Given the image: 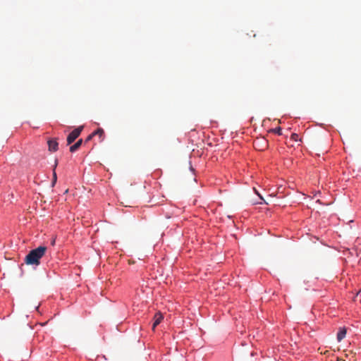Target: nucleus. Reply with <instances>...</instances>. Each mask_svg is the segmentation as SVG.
I'll return each mask as SVG.
<instances>
[{
    "label": "nucleus",
    "instance_id": "obj_7",
    "mask_svg": "<svg viewBox=\"0 0 361 361\" xmlns=\"http://www.w3.org/2000/svg\"><path fill=\"white\" fill-rule=\"evenodd\" d=\"M93 135H98L99 137V142H102L104 138V131L102 128H98L97 130L93 132Z\"/></svg>",
    "mask_w": 361,
    "mask_h": 361
},
{
    "label": "nucleus",
    "instance_id": "obj_9",
    "mask_svg": "<svg viewBox=\"0 0 361 361\" xmlns=\"http://www.w3.org/2000/svg\"><path fill=\"white\" fill-rule=\"evenodd\" d=\"M298 134H296V133H293V134L291 135V139H292L293 140L296 141V140H298Z\"/></svg>",
    "mask_w": 361,
    "mask_h": 361
},
{
    "label": "nucleus",
    "instance_id": "obj_8",
    "mask_svg": "<svg viewBox=\"0 0 361 361\" xmlns=\"http://www.w3.org/2000/svg\"><path fill=\"white\" fill-rule=\"evenodd\" d=\"M271 131L274 132V133H276L279 135H282V129L281 127H278L274 129H272Z\"/></svg>",
    "mask_w": 361,
    "mask_h": 361
},
{
    "label": "nucleus",
    "instance_id": "obj_3",
    "mask_svg": "<svg viewBox=\"0 0 361 361\" xmlns=\"http://www.w3.org/2000/svg\"><path fill=\"white\" fill-rule=\"evenodd\" d=\"M49 150L51 152H56L58 149L59 143L55 139L49 140L47 142Z\"/></svg>",
    "mask_w": 361,
    "mask_h": 361
},
{
    "label": "nucleus",
    "instance_id": "obj_4",
    "mask_svg": "<svg viewBox=\"0 0 361 361\" xmlns=\"http://www.w3.org/2000/svg\"><path fill=\"white\" fill-rule=\"evenodd\" d=\"M164 317L161 312H157L154 317V323L152 325V329L154 330L155 327L159 325L163 320Z\"/></svg>",
    "mask_w": 361,
    "mask_h": 361
},
{
    "label": "nucleus",
    "instance_id": "obj_11",
    "mask_svg": "<svg viewBox=\"0 0 361 361\" xmlns=\"http://www.w3.org/2000/svg\"><path fill=\"white\" fill-rule=\"evenodd\" d=\"M56 181V174L55 172H54V182L55 183Z\"/></svg>",
    "mask_w": 361,
    "mask_h": 361
},
{
    "label": "nucleus",
    "instance_id": "obj_6",
    "mask_svg": "<svg viewBox=\"0 0 361 361\" xmlns=\"http://www.w3.org/2000/svg\"><path fill=\"white\" fill-rule=\"evenodd\" d=\"M82 143V139L78 140L74 145H73L72 146L70 147V152H74L77 151L81 146Z\"/></svg>",
    "mask_w": 361,
    "mask_h": 361
},
{
    "label": "nucleus",
    "instance_id": "obj_2",
    "mask_svg": "<svg viewBox=\"0 0 361 361\" xmlns=\"http://www.w3.org/2000/svg\"><path fill=\"white\" fill-rule=\"evenodd\" d=\"M82 129L83 126H79L71 132L67 137V145L73 143L80 136Z\"/></svg>",
    "mask_w": 361,
    "mask_h": 361
},
{
    "label": "nucleus",
    "instance_id": "obj_1",
    "mask_svg": "<svg viewBox=\"0 0 361 361\" xmlns=\"http://www.w3.org/2000/svg\"><path fill=\"white\" fill-rule=\"evenodd\" d=\"M47 250L45 246H39L36 249L31 250L29 254L26 256L25 262L27 264H39V259L42 257Z\"/></svg>",
    "mask_w": 361,
    "mask_h": 361
},
{
    "label": "nucleus",
    "instance_id": "obj_10",
    "mask_svg": "<svg viewBox=\"0 0 361 361\" xmlns=\"http://www.w3.org/2000/svg\"><path fill=\"white\" fill-rule=\"evenodd\" d=\"M94 136V135H93V133H92V134H90V135L87 136V137L85 140V142H89Z\"/></svg>",
    "mask_w": 361,
    "mask_h": 361
},
{
    "label": "nucleus",
    "instance_id": "obj_5",
    "mask_svg": "<svg viewBox=\"0 0 361 361\" xmlns=\"http://www.w3.org/2000/svg\"><path fill=\"white\" fill-rule=\"evenodd\" d=\"M346 335V329L345 328H341L337 334V340L338 342L341 341Z\"/></svg>",
    "mask_w": 361,
    "mask_h": 361
}]
</instances>
